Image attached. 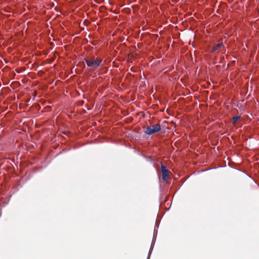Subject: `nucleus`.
<instances>
[{
    "label": "nucleus",
    "mask_w": 259,
    "mask_h": 259,
    "mask_svg": "<svg viewBox=\"0 0 259 259\" xmlns=\"http://www.w3.org/2000/svg\"><path fill=\"white\" fill-rule=\"evenodd\" d=\"M161 171L162 179L164 180H165L168 177V171L167 169L166 166L163 164H161Z\"/></svg>",
    "instance_id": "7ed1b4c3"
},
{
    "label": "nucleus",
    "mask_w": 259,
    "mask_h": 259,
    "mask_svg": "<svg viewBox=\"0 0 259 259\" xmlns=\"http://www.w3.org/2000/svg\"><path fill=\"white\" fill-rule=\"evenodd\" d=\"M154 243H155L154 238L153 237V240H152V243H151V247L150 248V250H149V251L147 259H150V254H151V252L152 251Z\"/></svg>",
    "instance_id": "39448f33"
},
{
    "label": "nucleus",
    "mask_w": 259,
    "mask_h": 259,
    "mask_svg": "<svg viewBox=\"0 0 259 259\" xmlns=\"http://www.w3.org/2000/svg\"><path fill=\"white\" fill-rule=\"evenodd\" d=\"M223 46V43L221 42L216 45H215L211 50V52L212 53H215L217 52L218 50L220 49Z\"/></svg>",
    "instance_id": "20e7f679"
},
{
    "label": "nucleus",
    "mask_w": 259,
    "mask_h": 259,
    "mask_svg": "<svg viewBox=\"0 0 259 259\" xmlns=\"http://www.w3.org/2000/svg\"><path fill=\"white\" fill-rule=\"evenodd\" d=\"M88 67H90L92 70H95L98 69L102 64L103 59L100 57L96 58L93 56L90 58L84 59Z\"/></svg>",
    "instance_id": "f257e3e1"
},
{
    "label": "nucleus",
    "mask_w": 259,
    "mask_h": 259,
    "mask_svg": "<svg viewBox=\"0 0 259 259\" xmlns=\"http://www.w3.org/2000/svg\"><path fill=\"white\" fill-rule=\"evenodd\" d=\"M239 116H234L232 118V123L233 124H235L236 123V122L239 119Z\"/></svg>",
    "instance_id": "423d86ee"
},
{
    "label": "nucleus",
    "mask_w": 259,
    "mask_h": 259,
    "mask_svg": "<svg viewBox=\"0 0 259 259\" xmlns=\"http://www.w3.org/2000/svg\"><path fill=\"white\" fill-rule=\"evenodd\" d=\"M161 129L160 125L159 124H156L146 127L144 132L147 135H151L155 133L159 132Z\"/></svg>",
    "instance_id": "f03ea898"
}]
</instances>
